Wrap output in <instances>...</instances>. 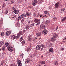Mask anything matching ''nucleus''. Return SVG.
I'll return each instance as SVG.
<instances>
[{
  "mask_svg": "<svg viewBox=\"0 0 66 66\" xmlns=\"http://www.w3.org/2000/svg\"><path fill=\"white\" fill-rule=\"evenodd\" d=\"M52 35L53 37L51 38V40L52 42H55L56 40V38L57 37V35L56 33H54L52 34Z\"/></svg>",
  "mask_w": 66,
  "mask_h": 66,
  "instance_id": "nucleus-1",
  "label": "nucleus"
},
{
  "mask_svg": "<svg viewBox=\"0 0 66 66\" xmlns=\"http://www.w3.org/2000/svg\"><path fill=\"white\" fill-rule=\"evenodd\" d=\"M7 48H8L9 51L12 52L13 51V47H11V46H7Z\"/></svg>",
  "mask_w": 66,
  "mask_h": 66,
  "instance_id": "nucleus-2",
  "label": "nucleus"
},
{
  "mask_svg": "<svg viewBox=\"0 0 66 66\" xmlns=\"http://www.w3.org/2000/svg\"><path fill=\"white\" fill-rule=\"evenodd\" d=\"M20 37V35H19V34H18L17 35V36H12V37H13V39H15V38H16V39H18L19 38V37Z\"/></svg>",
  "mask_w": 66,
  "mask_h": 66,
  "instance_id": "nucleus-3",
  "label": "nucleus"
},
{
  "mask_svg": "<svg viewBox=\"0 0 66 66\" xmlns=\"http://www.w3.org/2000/svg\"><path fill=\"white\" fill-rule=\"evenodd\" d=\"M37 1L36 0H35L32 2V5L35 6V5H36L37 4Z\"/></svg>",
  "mask_w": 66,
  "mask_h": 66,
  "instance_id": "nucleus-4",
  "label": "nucleus"
},
{
  "mask_svg": "<svg viewBox=\"0 0 66 66\" xmlns=\"http://www.w3.org/2000/svg\"><path fill=\"white\" fill-rule=\"evenodd\" d=\"M41 48H42V47H41V45H39L37 46L36 49V50H40Z\"/></svg>",
  "mask_w": 66,
  "mask_h": 66,
  "instance_id": "nucleus-5",
  "label": "nucleus"
},
{
  "mask_svg": "<svg viewBox=\"0 0 66 66\" xmlns=\"http://www.w3.org/2000/svg\"><path fill=\"white\" fill-rule=\"evenodd\" d=\"M60 6V3L59 2L55 4V9L59 8V7Z\"/></svg>",
  "mask_w": 66,
  "mask_h": 66,
  "instance_id": "nucleus-6",
  "label": "nucleus"
},
{
  "mask_svg": "<svg viewBox=\"0 0 66 66\" xmlns=\"http://www.w3.org/2000/svg\"><path fill=\"white\" fill-rule=\"evenodd\" d=\"M17 63L19 66H22V64L21 63V61L20 60H18L17 61Z\"/></svg>",
  "mask_w": 66,
  "mask_h": 66,
  "instance_id": "nucleus-7",
  "label": "nucleus"
},
{
  "mask_svg": "<svg viewBox=\"0 0 66 66\" xmlns=\"http://www.w3.org/2000/svg\"><path fill=\"white\" fill-rule=\"evenodd\" d=\"M48 33V31L46 29H44L43 30L42 32V33L44 34V35H45Z\"/></svg>",
  "mask_w": 66,
  "mask_h": 66,
  "instance_id": "nucleus-8",
  "label": "nucleus"
},
{
  "mask_svg": "<svg viewBox=\"0 0 66 66\" xmlns=\"http://www.w3.org/2000/svg\"><path fill=\"white\" fill-rule=\"evenodd\" d=\"M41 29H45L46 28V26L44 25V24H42L40 26Z\"/></svg>",
  "mask_w": 66,
  "mask_h": 66,
  "instance_id": "nucleus-9",
  "label": "nucleus"
},
{
  "mask_svg": "<svg viewBox=\"0 0 66 66\" xmlns=\"http://www.w3.org/2000/svg\"><path fill=\"white\" fill-rule=\"evenodd\" d=\"M28 39L29 41H31L32 39V36L29 35L28 36Z\"/></svg>",
  "mask_w": 66,
  "mask_h": 66,
  "instance_id": "nucleus-10",
  "label": "nucleus"
},
{
  "mask_svg": "<svg viewBox=\"0 0 66 66\" xmlns=\"http://www.w3.org/2000/svg\"><path fill=\"white\" fill-rule=\"evenodd\" d=\"M30 28V25L29 24L26 25L25 26V29L28 30V29H29Z\"/></svg>",
  "mask_w": 66,
  "mask_h": 66,
  "instance_id": "nucleus-11",
  "label": "nucleus"
},
{
  "mask_svg": "<svg viewBox=\"0 0 66 66\" xmlns=\"http://www.w3.org/2000/svg\"><path fill=\"white\" fill-rule=\"evenodd\" d=\"M30 59L29 58H27L25 60V63L26 64H27V63H29V62L30 61Z\"/></svg>",
  "mask_w": 66,
  "mask_h": 66,
  "instance_id": "nucleus-12",
  "label": "nucleus"
},
{
  "mask_svg": "<svg viewBox=\"0 0 66 66\" xmlns=\"http://www.w3.org/2000/svg\"><path fill=\"white\" fill-rule=\"evenodd\" d=\"M53 51V49L52 47L49 50V52H52Z\"/></svg>",
  "mask_w": 66,
  "mask_h": 66,
  "instance_id": "nucleus-13",
  "label": "nucleus"
},
{
  "mask_svg": "<svg viewBox=\"0 0 66 66\" xmlns=\"http://www.w3.org/2000/svg\"><path fill=\"white\" fill-rule=\"evenodd\" d=\"M13 13L16 14H18L19 13V10H14L13 11Z\"/></svg>",
  "mask_w": 66,
  "mask_h": 66,
  "instance_id": "nucleus-14",
  "label": "nucleus"
},
{
  "mask_svg": "<svg viewBox=\"0 0 66 66\" xmlns=\"http://www.w3.org/2000/svg\"><path fill=\"white\" fill-rule=\"evenodd\" d=\"M41 47H42V48H41V50L42 51V50H43V48H45V46L44 45V44H41Z\"/></svg>",
  "mask_w": 66,
  "mask_h": 66,
  "instance_id": "nucleus-15",
  "label": "nucleus"
},
{
  "mask_svg": "<svg viewBox=\"0 0 66 66\" xmlns=\"http://www.w3.org/2000/svg\"><path fill=\"white\" fill-rule=\"evenodd\" d=\"M11 34V31H7L6 33V35L7 36H9Z\"/></svg>",
  "mask_w": 66,
  "mask_h": 66,
  "instance_id": "nucleus-16",
  "label": "nucleus"
},
{
  "mask_svg": "<svg viewBox=\"0 0 66 66\" xmlns=\"http://www.w3.org/2000/svg\"><path fill=\"white\" fill-rule=\"evenodd\" d=\"M4 42L3 41H2L0 42V47H2V46L4 44Z\"/></svg>",
  "mask_w": 66,
  "mask_h": 66,
  "instance_id": "nucleus-17",
  "label": "nucleus"
},
{
  "mask_svg": "<svg viewBox=\"0 0 66 66\" xmlns=\"http://www.w3.org/2000/svg\"><path fill=\"white\" fill-rule=\"evenodd\" d=\"M21 17L22 18H23L24 17H26V14L24 13H23L22 15H21Z\"/></svg>",
  "mask_w": 66,
  "mask_h": 66,
  "instance_id": "nucleus-18",
  "label": "nucleus"
},
{
  "mask_svg": "<svg viewBox=\"0 0 66 66\" xmlns=\"http://www.w3.org/2000/svg\"><path fill=\"white\" fill-rule=\"evenodd\" d=\"M41 32H39L37 33L36 35L37 36H41Z\"/></svg>",
  "mask_w": 66,
  "mask_h": 66,
  "instance_id": "nucleus-19",
  "label": "nucleus"
},
{
  "mask_svg": "<svg viewBox=\"0 0 66 66\" xmlns=\"http://www.w3.org/2000/svg\"><path fill=\"white\" fill-rule=\"evenodd\" d=\"M66 21V17H64L63 18V19L62 20V21Z\"/></svg>",
  "mask_w": 66,
  "mask_h": 66,
  "instance_id": "nucleus-20",
  "label": "nucleus"
},
{
  "mask_svg": "<svg viewBox=\"0 0 66 66\" xmlns=\"http://www.w3.org/2000/svg\"><path fill=\"white\" fill-rule=\"evenodd\" d=\"M45 23L46 24H48L50 23V21L47 20L46 21Z\"/></svg>",
  "mask_w": 66,
  "mask_h": 66,
  "instance_id": "nucleus-21",
  "label": "nucleus"
},
{
  "mask_svg": "<svg viewBox=\"0 0 66 66\" xmlns=\"http://www.w3.org/2000/svg\"><path fill=\"white\" fill-rule=\"evenodd\" d=\"M22 18L21 17V15L20 16H19L18 17V20H20L21 19V18Z\"/></svg>",
  "mask_w": 66,
  "mask_h": 66,
  "instance_id": "nucleus-22",
  "label": "nucleus"
},
{
  "mask_svg": "<svg viewBox=\"0 0 66 66\" xmlns=\"http://www.w3.org/2000/svg\"><path fill=\"white\" fill-rule=\"evenodd\" d=\"M40 63L42 64H45L46 63L44 61H42L40 62Z\"/></svg>",
  "mask_w": 66,
  "mask_h": 66,
  "instance_id": "nucleus-23",
  "label": "nucleus"
},
{
  "mask_svg": "<svg viewBox=\"0 0 66 66\" xmlns=\"http://www.w3.org/2000/svg\"><path fill=\"white\" fill-rule=\"evenodd\" d=\"M38 21H39V20L37 19H36L34 20V21L36 23L37 22H38Z\"/></svg>",
  "mask_w": 66,
  "mask_h": 66,
  "instance_id": "nucleus-24",
  "label": "nucleus"
},
{
  "mask_svg": "<svg viewBox=\"0 0 66 66\" xmlns=\"http://www.w3.org/2000/svg\"><path fill=\"white\" fill-rule=\"evenodd\" d=\"M35 24V23H32V24H30L31 27H33V26H34Z\"/></svg>",
  "mask_w": 66,
  "mask_h": 66,
  "instance_id": "nucleus-25",
  "label": "nucleus"
},
{
  "mask_svg": "<svg viewBox=\"0 0 66 66\" xmlns=\"http://www.w3.org/2000/svg\"><path fill=\"white\" fill-rule=\"evenodd\" d=\"M17 64L16 63H14L13 64H12L10 65V66H16Z\"/></svg>",
  "mask_w": 66,
  "mask_h": 66,
  "instance_id": "nucleus-26",
  "label": "nucleus"
},
{
  "mask_svg": "<svg viewBox=\"0 0 66 66\" xmlns=\"http://www.w3.org/2000/svg\"><path fill=\"white\" fill-rule=\"evenodd\" d=\"M38 2L39 3V4H40V3H42V2H43V0H38Z\"/></svg>",
  "mask_w": 66,
  "mask_h": 66,
  "instance_id": "nucleus-27",
  "label": "nucleus"
},
{
  "mask_svg": "<svg viewBox=\"0 0 66 66\" xmlns=\"http://www.w3.org/2000/svg\"><path fill=\"white\" fill-rule=\"evenodd\" d=\"M24 21H25V19L24 18L22 19V20H21V22L22 23H23V22H24Z\"/></svg>",
  "mask_w": 66,
  "mask_h": 66,
  "instance_id": "nucleus-28",
  "label": "nucleus"
},
{
  "mask_svg": "<svg viewBox=\"0 0 66 66\" xmlns=\"http://www.w3.org/2000/svg\"><path fill=\"white\" fill-rule=\"evenodd\" d=\"M26 15L27 16H29L31 15V14H30V13H26Z\"/></svg>",
  "mask_w": 66,
  "mask_h": 66,
  "instance_id": "nucleus-29",
  "label": "nucleus"
},
{
  "mask_svg": "<svg viewBox=\"0 0 66 66\" xmlns=\"http://www.w3.org/2000/svg\"><path fill=\"white\" fill-rule=\"evenodd\" d=\"M9 46V43H6L5 44V47H7V46Z\"/></svg>",
  "mask_w": 66,
  "mask_h": 66,
  "instance_id": "nucleus-30",
  "label": "nucleus"
},
{
  "mask_svg": "<svg viewBox=\"0 0 66 66\" xmlns=\"http://www.w3.org/2000/svg\"><path fill=\"white\" fill-rule=\"evenodd\" d=\"M22 45H24L25 44V41L24 40L22 41L21 42Z\"/></svg>",
  "mask_w": 66,
  "mask_h": 66,
  "instance_id": "nucleus-31",
  "label": "nucleus"
},
{
  "mask_svg": "<svg viewBox=\"0 0 66 66\" xmlns=\"http://www.w3.org/2000/svg\"><path fill=\"white\" fill-rule=\"evenodd\" d=\"M37 39V38L36 37H34V41H35Z\"/></svg>",
  "mask_w": 66,
  "mask_h": 66,
  "instance_id": "nucleus-32",
  "label": "nucleus"
},
{
  "mask_svg": "<svg viewBox=\"0 0 66 66\" xmlns=\"http://www.w3.org/2000/svg\"><path fill=\"white\" fill-rule=\"evenodd\" d=\"M1 35L2 36H4V32H2L1 33Z\"/></svg>",
  "mask_w": 66,
  "mask_h": 66,
  "instance_id": "nucleus-33",
  "label": "nucleus"
},
{
  "mask_svg": "<svg viewBox=\"0 0 66 66\" xmlns=\"http://www.w3.org/2000/svg\"><path fill=\"white\" fill-rule=\"evenodd\" d=\"M54 64L55 65H58V62H57V61H56L54 63Z\"/></svg>",
  "mask_w": 66,
  "mask_h": 66,
  "instance_id": "nucleus-34",
  "label": "nucleus"
},
{
  "mask_svg": "<svg viewBox=\"0 0 66 66\" xmlns=\"http://www.w3.org/2000/svg\"><path fill=\"white\" fill-rule=\"evenodd\" d=\"M4 63L3 61L2 60V61L1 62V65H3V64Z\"/></svg>",
  "mask_w": 66,
  "mask_h": 66,
  "instance_id": "nucleus-35",
  "label": "nucleus"
},
{
  "mask_svg": "<svg viewBox=\"0 0 66 66\" xmlns=\"http://www.w3.org/2000/svg\"><path fill=\"white\" fill-rule=\"evenodd\" d=\"M23 40V37H21L20 39V42H21V41H22Z\"/></svg>",
  "mask_w": 66,
  "mask_h": 66,
  "instance_id": "nucleus-36",
  "label": "nucleus"
},
{
  "mask_svg": "<svg viewBox=\"0 0 66 66\" xmlns=\"http://www.w3.org/2000/svg\"><path fill=\"white\" fill-rule=\"evenodd\" d=\"M18 34H19V35H21L22 34V32L21 31H20L19 32V33Z\"/></svg>",
  "mask_w": 66,
  "mask_h": 66,
  "instance_id": "nucleus-37",
  "label": "nucleus"
},
{
  "mask_svg": "<svg viewBox=\"0 0 66 66\" xmlns=\"http://www.w3.org/2000/svg\"><path fill=\"white\" fill-rule=\"evenodd\" d=\"M16 15H13L12 16V18H16Z\"/></svg>",
  "mask_w": 66,
  "mask_h": 66,
  "instance_id": "nucleus-38",
  "label": "nucleus"
},
{
  "mask_svg": "<svg viewBox=\"0 0 66 66\" xmlns=\"http://www.w3.org/2000/svg\"><path fill=\"white\" fill-rule=\"evenodd\" d=\"M56 18L55 17L53 18V20L56 21Z\"/></svg>",
  "mask_w": 66,
  "mask_h": 66,
  "instance_id": "nucleus-39",
  "label": "nucleus"
},
{
  "mask_svg": "<svg viewBox=\"0 0 66 66\" xmlns=\"http://www.w3.org/2000/svg\"><path fill=\"white\" fill-rule=\"evenodd\" d=\"M2 50H3V51L4 50H5V47H2Z\"/></svg>",
  "mask_w": 66,
  "mask_h": 66,
  "instance_id": "nucleus-40",
  "label": "nucleus"
},
{
  "mask_svg": "<svg viewBox=\"0 0 66 66\" xmlns=\"http://www.w3.org/2000/svg\"><path fill=\"white\" fill-rule=\"evenodd\" d=\"M5 14H7L8 13V11L6 10L5 11Z\"/></svg>",
  "mask_w": 66,
  "mask_h": 66,
  "instance_id": "nucleus-41",
  "label": "nucleus"
},
{
  "mask_svg": "<svg viewBox=\"0 0 66 66\" xmlns=\"http://www.w3.org/2000/svg\"><path fill=\"white\" fill-rule=\"evenodd\" d=\"M40 24V22H39L38 23H37L36 24V26H37V25H38V24Z\"/></svg>",
  "mask_w": 66,
  "mask_h": 66,
  "instance_id": "nucleus-42",
  "label": "nucleus"
},
{
  "mask_svg": "<svg viewBox=\"0 0 66 66\" xmlns=\"http://www.w3.org/2000/svg\"><path fill=\"white\" fill-rule=\"evenodd\" d=\"M5 4H4L3 5V7H5Z\"/></svg>",
  "mask_w": 66,
  "mask_h": 66,
  "instance_id": "nucleus-43",
  "label": "nucleus"
},
{
  "mask_svg": "<svg viewBox=\"0 0 66 66\" xmlns=\"http://www.w3.org/2000/svg\"><path fill=\"white\" fill-rule=\"evenodd\" d=\"M58 26H57V27H56V28H55V30H57L58 29Z\"/></svg>",
  "mask_w": 66,
  "mask_h": 66,
  "instance_id": "nucleus-44",
  "label": "nucleus"
},
{
  "mask_svg": "<svg viewBox=\"0 0 66 66\" xmlns=\"http://www.w3.org/2000/svg\"><path fill=\"white\" fill-rule=\"evenodd\" d=\"M12 10H16V9L14 8L13 7H12Z\"/></svg>",
  "mask_w": 66,
  "mask_h": 66,
  "instance_id": "nucleus-45",
  "label": "nucleus"
},
{
  "mask_svg": "<svg viewBox=\"0 0 66 66\" xmlns=\"http://www.w3.org/2000/svg\"><path fill=\"white\" fill-rule=\"evenodd\" d=\"M26 30H23L22 32L23 33H25L26 32Z\"/></svg>",
  "mask_w": 66,
  "mask_h": 66,
  "instance_id": "nucleus-46",
  "label": "nucleus"
},
{
  "mask_svg": "<svg viewBox=\"0 0 66 66\" xmlns=\"http://www.w3.org/2000/svg\"><path fill=\"white\" fill-rule=\"evenodd\" d=\"M44 13L45 14H47L48 13V12L47 11H45L44 12Z\"/></svg>",
  "mask_w": 66,
  "mask_h": 66,
  "instance_id": "nucleus-47",
  "label": "nucleus"
},
{
  "mask_svg": "<svg viewBox=\"0 0 66 66\" xmlns=\"http://www.w3.org/2000/svg\"><path fill=\"white\" fill-rule=\"evenodd\" d=\"M31 8H32V7H31V6H28V9H31Z\"/></svg>",
  "mask_w": 66,
  "mask_h": 66,
  "instance_id": "nucleus-48",
  "label": "nucleus"
},
{
  "mask_svg": "<svg viewBox=\"0 0 66 66\" xmlns=\"http://www.w3.org/2000/svg\"><path fill=\"white\" fill-rule=\"evenodd\" d=\"M30 22H31V20H29L28 21V23H29V24L30 23Z\"/></svg>",
  "mask_w": 66,
  "mask_h": 66,
  "instance_id": "nucleus-49",
  "label": "nucleus"
},
{
  "mask_svg": "<svg viewBox=\"0 0 66 66\" xmlns=\"http://www.w3.org/2000/svg\"><path fill=\"white\" fill-rule=\"evenodd\" d=\"M62 11H64V10H65V9H62Z\"/></svg>",
  "mask_w": 66,
  "mask_h": 66,
  "instance_id": "nucleus-50",
  "label": "nucleus"
},
{
  "mask_svg": "<svg viewBox=\"0 0 66 66\" xmlns=\"http://www.w3.org/2000/svg\"><path fill=\"white\" fill-rule=\"evenodd\" d=\"M11 4H13V3H14V2H13V1L11 2Z\"/></svg>",
  "mask_w": 66,
  "mask_h": 66,
  "instance_id": "nucleus-51",
  "label": "nucleus"
},
{
  "mask_svg": "<svg viewBox=\"0 0 66 66\" xmlns=\"http://www.w3.org/2000/svg\"><path fill=\"white\" fill-rule=\"evenodd\" d=\"M43 16V15L41 14L40 15V17H42Z\"/></svg>",
  "mask_w": 66,
  "mask_h": 66,
  "instance_id": "nucleus-52",
  "label": "nucleus"
},
{
  "mask_svg": "<svg viewBox=\"0 0 66 66\" xmlns=\"http://www.w3.org/2000/svg\"><path fill=\"white\" fill-rule=\"evenodd\" d=\"M37 65L38 66H40V64H37Z\"/></svg>",
  "mask_w": 66,
  "mask_h": 66,
  "instance_id": "nucleus-53",
  "label": "nucleus"
},
{
  "mask_svg": "<svg viewBox=\"0 0 66 66\" xmlns=\"http://www.w3.org/2000/svg\"><path fill=\"white\" fill-rule=\"evenodd\" d=\"M23 55H21V56H22V58H23Z\"/></svg>",
  "mask_w": 66,
  "mask_h": 66,
  "instance_id": "nucleus-54",
  "label": "nucleus"
},
{
  "mask_svg": "<svg viewBox=\"0 0 66 66\" xmlns=\"http://www.w3.org/2000/svg\"><path fill=\"white\" fill-rule=\"evenodd\" d=\"M60 11L61 12H63V11L62 9H61Z\"/></svg>",
  "mask_w": 66,
  "mask_h": 66,
  "instance_id": "nucleus-55",
  "label": "nucleus"
},
{
  "mask_svg": "<svg viewBox=\"0 0 66 66\" xmlns=\"http://www.w3.org/2000/svg\"><path fill=\"white\" fill-rule=\"evenodd\" d=\"M62 50H64V48H62V49H61Z\"/></svg>",
  "mask_w": 66,
  "mask_h": 66,
  "instance_id": "nucleus-56",
  "label": "nucleus"
},
{
  "mask_svg": "<svg viewBox=\"0 0 66 66\" xmlns=\"http://www.w3.org/2000/svg\"><path fill=\"white\" fill-rule=\"evenodd\" d=\"M44 16L45 17H47V16H46V15H44Z\"/></svg>",
  "mask_w": 66,
  "mask_h": 66,
  "instance_id": "nucleus-57",
  "label": "nucleus"
},
{
  "mask_svg": "<svg viewBox=\"0 0 66 66\" xmlns=\"http://www.w3.org/2000/svg\"><path fill=\"white\" fill-rule=\"evenodd\" d=\"M27 50H28V51H29V50H30V49H27Z\"/></svg>",
  "mask_w": 66,
  "mask_h": 66,
  "instance_id": "nucleus-58",
  "label": "nucleus"
},
{
  "mask_svg": "<svg viewBox=\"0 0 66 66\" xmlns=\"http://www.w3.org/2000/svg\"><path fill=\"white\" fill-rule=\"evenodd\" d=\"M34 56H36V55L35 54H34Z\"/></svg>",
  "mask_w": 66,
  "mask_h": 66,
  "instance_id": "nucleus-59",
  "label": "nucleus"
},
{
  "mask_svg": "<svg viewBox=\"0 0 66 66\" xmlns=\"http://www.w3.org/2000/svg\"><path fill=\"white\" fill-rule=\"evenodd\" d=\"M37 16H38V14H37Z\"/></svg>",
  "mask_w": 66,
  "mask_h": 66,
  "instance_id": "nucleus-60",
  "label": "nucleus"
},
{
  "mask_svg": "<svg viewBox=\"0 0 66 66\" xmlns=\"http://www.w3.org/2000/svg\"><path fill=\"white\" fill-rule=\"evenodd\" d=\"M43 56H42V57H43Z\"/></svg>",
  "mask_w": 66,
  "mask_h": 66,
  "instance_id": "nucleus-61",
  "label": "nucleus"
},
{
  "mask_svg": "<svg viewBox=\"0 0 66 66\" xmlns=\"http://www.w3.org/2000/svg\"><path fill=\"white\" fill-rule=\"evenodd\" d=\"M5 0V1H9V0Z\"/></svg>",
  "mask_w": 66,
  "mask_h": 66,
  "instance_id": "nucleus-62",
  "label": "nucleus"
},
{
  "mask_svg": "<svg viewBox=\"0 0 66 66\" xmlns=\"http://www.w3.org/2000/svg\"><path fill=\"white\" fill-rule=\"evenodd\" d=\"M46 64H45V65H44V66H46Z\"/></svg>",
  "mask_w": 66,
  "mask_h": 66,
  "instance_id": "nucleus-63",
  "label": "nucleus"
},
{
  "mask_svg": "<svg viewBox=\"0 0 66 66\" xmlns=\"http://www.w3.org/2000/svg\"><path fill=\"white\" fill-rule=\"evenodd\" d=\"M1 49H1V48H0V50H1Z\"/></svg>",
  "mask_w": 66,
  "mask_h": 66,
  "instance_id": "nucleus-64",
  "label": "nucleus"
}]
</instances>
